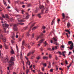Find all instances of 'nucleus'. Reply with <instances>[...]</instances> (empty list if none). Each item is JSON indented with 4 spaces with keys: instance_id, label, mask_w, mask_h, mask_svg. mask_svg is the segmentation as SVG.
Returning a JSON list of instances; mask_svg holds the SVG:
<instances>
[{
    "instance_id": "nucleus-1",
    "label": "nucleus",
    "mask_w": 74,
    "mask_h": 74,
    "mask_svg": "<svg viewBox=\"0 0 74 74\" xmlns=\"http://www.w3.org/2000/svg\"><path fill=\"white\" fill-rule=\"evenodd\" d=\"M1 23H3L2 26H3V27L4 30V31H3V32H4V33H6V28H7V27H8V28H8V26H9V25L5 23H3V22L2 21H1Z\"/></svg>"
},
{
    "instance_id": "nucleus-2",
    "label": "nucleus",
    "mask_w": 74,
    "mask_h": 74,
    "mask_svg": "<svg viewBox=\"0 0 74 74\" xmlns=\"http://www.w3.org/2000/svg\"><path fill=\"white\" fill-rule=\"evenodd\" d=\"M14 60H15L14 58V57H12L10 60V61H9V63H13L12 64H9L10 67H11L12 65H13V66H14V63L13 62L14 61Z\"/></svg>"
},
{
    "instance_id": "nucleus-3",
    "label": "nucleus",
    "mask_w": 74,
    "mask_h": 74,
    "mask_svg": "<svg viewBox=\"0 0 74 74\" xmlns=\"http://www.w3.org/2000/svg\"><path fill=\"white\" fill-rule=\"evenodd\" d=\"M68 44L69 45L71 44V45H70L71 47L70 49L71 50L73 49V48L74 47V44H73V43L72 42V41H69L68 42Z\"/></svg>"
},
{
    "instance_id": "nucleus-4",
    "label": "nucleus",
    "mask_w": 74,
    "mask_h": 74,
    "mask_svg": "<svg viewBox=\"0 0 74 74\" xmlns=\"http://www.w3.org/2000/svg\"><path fill=\"white\" fill-rule=\"evenodd\" d=\"M26 17H24V18L25 19H28L29 18V17H30V15L29 14L27 13H26Z\"/></svg>"
},
{
    "instance_id": "nucleus-5",
    "label": "nucleus",
    "mask_w": 74,
    "mask_h": 74,
    "mask_svg": "<svg viewBox=\"0 0 74 74\" xmlns=\"http://www.w3.org/2000/svg\"><path fill=\"white\" fill-rule=\"evenodd\" d=\"M39 8H40V9H42L41 11V14H43V11H44V6L43 5L42 6L41 5H40L39 6Z\"/></svg>"
},
{
    "instance_id": "nucleus-6",
    "label": "nucleus",
    "mask_w": 74,
    "mask_h": 74,
    "mask_svg": "<svg viewBox=\"0 0 74 74\" xmlns=\"http://www.w3.org/2000/svg\"><path fill=\"white\" fill-rule=\"evenodd\" d=\"M14 27H13V29L14 31H17L18 30V28L16 27V24H14Z\"/></svg>"
},
{
    "instance_id": "nucleus-7",
    "label": "nucleus",
    "mask_w": 74,
    "mask_h": 74,
    "mask_svg": "<svg viewBox=\"0 0 74 74\" xmlns=\"http://www.w3.org/2000/svg\"><path fill=\"white\" fill-rule=\"evenodd\" d=\"M18 21L19 22H25V20H22L21 18H18Z\"/></svg>"
},
{
    "instance_id": "nucleus-8",
    "label": "nucleus",
    "mask_w": 74,
    "mask_h": 74,
    "mask_svg": "<svg viewBox=\"0 0 74 74\" xmlns=\"http://www.w3.org/2000/svg\"><path fill=\"white\" fill-rule=\"evenodd\" d=\"M33 53H34V51H30L29 52V53L28 54L27 56H30V54H33Z\"/></svg>"
},
{
    "instance_id": "nucleus-9",
    "label": "nucleus",
    "mask_w": 74,
    "mask_h": 74,
    "mask_svg": "<svg viewBox=\"0 0 74 74\" xmlns=\"http://www.w3.org/2000/svg\"><path fill=\"white\" fill-rule=\"evenodd\" d=\"M3 33V32H2V31L1 30V29H0V38L1 39L3 37V35L1 34V33Z\"/></svg>"
},
{
    "instance_id": "nucleus-10",
    "label": "nucleus",
    "mask_w": 74,
    "mask_h": 74,
    "mask_svg": "<svg viewBox=\"0 0 74 74\" xmlns=\"http://www.w3.org/2000/svg\"><path fill=\"white\" fill-rule=\"evenodd\" d=\"M34 26V24H32L31 25V27H30V29L29 30V32H28V33H29V32H30V31H31V29H32V27H33V26Z\"/></svg>"
},
{
    "instance_id": "nucleus-11",
    "label": "nucleus",
    "mask_w": 74,
    "mask_h": 74,
    "mask_svg": "<svg viewBox=\"0 0 74 74\" xmlns=\"http://www.w3.org/2000/svg\"><path fill=\"white\" fill-rule=\"evenodd\" d=\"M55 49L56 50V49H58V47H57V46H55V47L54 48V47H53V48H52V49L53 50H55Z\"/></svg>"
},
{
    "instance_id": "nucleus-12",
    "label": "nucleus",
    "mask_w": 74,
    "mask_h": 74,
    "mask_svg": "<svg viewBox=\"0 0 74 74\" xmlns=\"http://www.w3.org/2000/svg\"><path fill=\"white\" fill-rule=\"evenodd\" d=\"M46 10L45 11V13H47L48 12V8H45Z\"/></svg>"
},
{
    "instance_id": "nucleus-13",
    "label": "nucleus",
    "mask_w": 74,
    "mask_h": 74,
    "mask_svg": "<svg viewBox=\"0 0 74 74\" xmlns=\"http://www.w3.org/2000/svg\"><path fill=\"white\" fill-rule=\"evenodd\" d=\"M43 59H46V60H48V57L44 56L43 57Z\"/></svg>"
},
{
    "instance_id": "nucleus-14",
    "label": "nucleus",
    "mask_w": 74,
    "mask_h": 74,
    "mask_svg": "<svg viewBox=\"0 0 74 74\" xmlns=\"http://www.w3.org/2000/svg\"><path fill=\"white\" fill-rule=\"evenodd\" d=\"M4 46L5 48V49H8V46H6V45H5V43H4Z\"/></svg>"
},
{
    "instance_id": "nucleus-15",
    "label": "nucleus",
    "mask_w": 74,
    "mask_h": 74,
    "mask_svg": "<svg viewBox=\"0 0 74 74\" xmlns=\"http://www.w3.org/2000/svg\"><path fill=\"white\" fill-rule=\"evenodd\" d=\"M12 34H13V36H12V38L13 40H14L15 39H14V36H15V33L13 32Z\"/></svg>"
},
{
    "instance_id": "nucleus-16",
    "label": "nucleus",
    "mask_w": 74,
    "mask_h": 74,
    "mask_svg": "<svg viewBox=\"0 0 74 74\" xmlns=\"http://www.w3.org/2000/svg\"><path fill=\"white\" fill-rule=\"evenodd\" d=\"M27 64H29V66L30 65V62L29 60L27 61V62L26 63Z\"/></svg>"
},
{
    "instance_id": "nucleus-17",
    "label": "nucleus",
    "mask_w": 74,
    "mask_h": 74,
    "mask_svg": "<svg viewBox=\"0 0 74 74\" xmlns=\"http://www.w3.org/2000/svg\"><path fill=\"white\" fill-rule=\"evenodd\" d=\"M8 58H5V63H6V62H8Z\"/></svg>"
},
{
    "instance_id": "nucleus-18",
    "label": "nucleus",
    "mask_w": 74,
    "mask_h": 74,
    "mask_svg": "<svg viewBox=\"0 0 74 74\" xmlns=\"http://www.w3.org/2000/svg\"><path fill=\"white\" fill-rule=\"evenodd\" d=\"M40 38H41V36H39L37 37V38H36V40H38Z\"/></svg>"
},
{
    "instance_id": "nucleus-19",
    "label": "nucleus",
    "mask_w": 74,
    "mask_h": 74,
    "mask_svg": "<svg viewBox=\"0 0 74 74\" xmlns=\"http://www.w3.org/2000/svg\"><path fill=\"white\" fill-rule=\"evenodd\" d=\"M35 42H30V44L31 45H33L35 44Z\"/></svg>"
},
{
    "instance_id": "nucleus-20",
    "label": "nucleus",
    "mask_w": 74,
    "mask_h": 74,
    "mask_svg": "<svg viewBox=\"0 0 74 74\" xmlns=\"http://www.w3.org/2000/svg\"><path fill=\"white\" fill-rule=\"evenodd\" d=\"M11 48L12 50L11 51V53L12 54H13V53H14V50H13V49H12V47Z\"/></svg>"
},
{
    "instance_id": "nucleus-21",
    "label": "nucleus",
    "mask_w": 74,
    "mask_h": 74,
    "mask_svg": "<svg viewBox=\"0 0 74 74\" xmlns=\"http://www.w3.org/2000/svg\"><path fill=\"white\" fill-rule=\"evenodd\" d=\"M70 23H68L67 24V26L68 28L70 27Z\"/></svg>"
},
{
    "instance_id": "nucleus-22",
    "label": "nucleus",
    "mask_w": 74,
    "mask_h": 74,
    "mask_svg": "<svg viewBox=\"0 0 74 74\" xmlns=\"http://www.w3.org/2000/svg\"><path fill=\"white\" fill-rule=\"evenodd\" d=\"M55 20V18H54L53 19V21H52L51 23V25H53V22H54V20Z\"/></svg>"
},
{
    "instance_id": "nucleus-23",
    "label": "nucleus",
    "mask_w": 74,
    "mask_h": 74,
    "mask_svg": "<svg viewBox=\"0 0 74 74\" xmlns=\"http://www.w3.org/2000/svg\"><path fill=\"white\" fill-rule=\"evenodd\" d=\"M44 41V39H42L40 40L39 42V43H40V44H41L42 42H43V41Z\"/></svg>"
},
{
    "instance_id": "nucleus-24",
    "label": "nucleus",
    "mask_w": 74,
    "mask_h": 74,
    "mask_svg": "<svg viewBox=\"0 0 74 74\" xmlns=\"http://www.w3.org/2000/svg\"><path fill=\"white\" fill-rule=\"evenodd\" d=\"M2 40H3V42H6V38H3Z\"/></svg>"
},
{
    "instance_id": "nucleus-25",
    "label": "nucleus",
    "mask_w": 74,
    "mask_h": 74,
    "mask_svg": "<svg viewBox=\"0 0 74 74\" xmlns=\"http://www.w3.org/2000/svg\"><path fill=\"white\" fill-rule=\"evenodd\" d=\"M27 26L25 27H24L23 28V29L24 30H27Z\"/></svg>"
},
{
    "instance_id": "nucleus-26",
    "label": "nucleus",
    "mask_w": 74,
    "mask_h": 74,
    "mask_svg": "<svg viewBox=\"0 0 74 74\" xmlns=\"http://www.w3.org/2000/svg\"><path fill=\"white\" fill-rule=\"evenodd\" d=\"M49 66H48V68H50L51 67V62H49Z\"/></svg>"
},
{
    "instance_id": "nucleus-27",
    "label": "nucleus",
    "mask_w": 74,
    "mask_h": 74,
    "mask_svg": "<svg viewBox=\"0 0 74 74\" xmlns=\"http://www.w3.org/2000/svg\"><path fill=\"white\" fill-rule=\"evenodd\" d=\"M65 32H68L69 33V34H70V31H69V30H65Z\"/></svg>"
},
{
    "instance_id": "nucleus-28",
    "label": "nucleus",
    "mask_w": 74,
    "mask_h": 74,
    "mask_svg": "<svg viewBox=\"0 0 74 74\" xmlns=\"http://www.w3.org/2000/svg\"><path fill=\"white\" fill-rule=\"evenodd\" d=\"M49 57L50 59H51V58H52V55H51V54H49Z\"/></svg>"
},
{
    "instance_id": "nucleus-29",
    "label": "nucleus",
    "mask_w": 74,
    "mask_h": 74,
    "mask_svg": "<svg viewBox=\"0 0 74 74\" xmlns=\"http://www.w3.org/2000/svg\"><path fill=\"white\" fill-rule=\"evenodd\" d=\"M37 16L39 18H41V16L40 14H38Z\"/></svg>"
},
{
    "instance_id": "nucleus-30",
    "label": "nucleus",
    "mask_w": 74,
    "mask_h": 74,
    "mask_svg": "<svg viewBox=\"0 0 74 74\" xmlns=\"http://www.w3.org/2000/svg\"><path fill=\"white\" fill-rule=\"evenodd\" d=\"M25 42L24 40H23L22 42V45H25Z\"/></svg>"
},
{
    "instance_id": "nucleus-31",
    "label": "nucleus",
    "mask_w": 74,
    "mask_h": 74,
    "mask_svg": "<svg viewBox=\"0 0 74 74\" xmlns=\"http://www.w3.org/2000/svg\"><path fill=\"white\" fill-rule=\"evenodd\" d=\"M53 41H54V42L55 41H57V40L56 39V38H53Z\"/></svg>"
},
{
    "instance_id": "nucleus-32",
    "label": "nucleus",
    "mask_w": 74,
    "mask_h": 74,
    "mask_svg": "<svg viewBox=\"0 0 74 74\" xmlns=\"http://www.w3.org/2000/svg\"><path fill=\"white\" fill-rule=\"evenodd\" d=\"M37 59L38 60H39L40 59H41V57H40V56H38L37 58Z\"/></svg>"
},
{
    "instance_id": "nucleus-33",
    "label": "nucleus",
    "mask_w": 74,
    "mask_h": 74,
    "mask_svg": "<svg viewBox=\"0 0 74 74\" xmlns=\"http://www.w3.org/2000/svg\"><path fill=\"white\" fill-rule=\"evenodd\" d=\"M71 64L67 66V68L68 69V70H69V69L70 67V66H71Z\"/></svg>"
},
{
    "instance_id": "nucleus-34",
    "label": "nucleus",
    "mask_w": 74,
    "mask_h": 74,
    "mask_svg": "<svg viewBox=\"0 0 74 74\" xmlns=\"http://www.w3.org/2000/svg\"><path fill=\"white\" fill-rule=\"evenodd\" d=\"M20 57L21 59H22V53L21 54Z\"/></svg>"
},
{
    "instance_id": "nucleus-35",
    "label": "nucleus",
    "mask_w": 74,
    "mask_h": 74,
    "mask_svg": "<svg viewBox=\"0 0 74 74\" xmlns=\"http://www.w3.org/2000/svg\"><path fill=\"white\" fill-rule=\"evenodd\" d=\"M56 69L57 71H58V66H57L56 65Z\"/></svg>"
},
{
    "instance_id": "nucleus-36",
    "label": "nucleus",
    "mask_w": 74,
    "mask_h": 74,
    "mask_svg": "<svg viewBox=\"0 0 74 74\" xmlns=\"http://www.w3.org/2000/svg\"><path fill=\"white\" fill-rule=\"evenodd\" d=\"M29 72V71L28 70H27L26 71V74H28V73Z\"/></svg>"
},
{
    "instance_id": "nucleus-37",
    "label": "nucleus",
    "mask_w": 74,
    "mask_h": 74,
    "mask_svg": "<svg viewBox=\"0 0 74 74\" xmlns=\"http://www.w3.org/2000/svg\"><path fill=\"white\" fill-rule=\"evenodd\" d=\"M62 16L63 17V18H65V15H64V13H62Z\"/></svg>"
},
{
    "instance_id": "nucleus-38",
    "label": "nucleus",
    "mask_w": 74,
    "mask_h": 74,
    "mask_svg": "<svg viewBox=\"0 0 74 74\" xmlns=\"http://www.w3.org/2000/svg\"><path fill=\"white\" fill-rule=\"evenodd\" d=\"M54 44H56V45H57L58 46H59V43L57 42L54 43Z\"/></svg>"
},
{
    "instance_id": "nucleus-39",
    "label": "nucleus",
    "mask_w": 74,
    "mask_h": 74,
    "mask_svg": "<svg viewBox=\"0 0 74 74\" xmlns=\"http://www.w3.org/2000/svg\"><path fill=\"white\" fill-rule=\"evenodd\" d=\"M27 34L28 37H29V36H30V34H29V32H27Z\"/></svg>"
},
{
    "instance_id": "nucleus-40",
    "label": "nucleus",
    "mask_w": 74,
    "mask_h": 74,
    "mask_svg": "<svg viewBox=\"0 0 74 74\" xmlns=\"http://www.w3.org/2000/svg\"><path fill=\"white\" fill-rule=\"evenodd\" d=\"M44 44H45V45H47L48 44L47 43V41H45V42H44Z\"/></svg>"
},
{
    "instance_id": "nucleus-41",
    "label": "nucleus",
    "mask_w": 74,
    "mask_h": 74,
    "mask_svg": "<svg viewBox=\"0 0 74 74\" xmlns=\"http://www.w3.org/2000/svg\"><path fill=\"white\" fill-rule=\"evenodd\" d=\"M58 53H59V54H60V55H62V53H61L60 52V51H58L57 52Z\"/></svg>"
},
{
    "instance_id": "nucleus-42",
    "label": "nucleus",
    "mask_w": 74,
    "mask_h": 74,
    "mask_svg": "<svg viewBox=\"0 0 74 74\" xmlns=\"http://www.w3.org/2000/svg\"><path fill=\"white\" fill-rule=\"evenodd\" d=\"M3 1L5 5H7V3H6L5 2V1Z\"/></svg>"
},
{
    "instance_id": "nucleus-43",
    "label": "nucleus",
    "mask_w": 74,
    "mask_h": 74,
    "mask_svg": "<svg viewBox=\"0 0 74 74\" xmlns=\"http://www.w3.org/2000/svg\"><path fill=\"white\" fill-rule=\"evenodd\" d=\"M72 53V52L71 51H69V54H68V55H70Z\"/></svg>"
},
{
    "instance_id": "nucleus-44",
    "label": "nucleus",
    "mask_w": 74,
    "mask_h": 74,
    "mask_svg": "<svg viewBox=\"0 0 74 74\" xmlns=\"http://www.w3.org/2000/svg\"><path fill=\"white\" fill-rule=\"evenodd\" d=\"M16 49H17V52H18V46H17V45H16Z\"/></svg>"
},
{
    "instance_id": "nucleus-45",
    "label": "nucleus",
    "mask_w": 74,
    "mask_h": 74,
    "mask_svg": "<svg viewBox=\"0 0 74 74\" xmlns=\"http://www.w3.org/2000/svg\"><path fill=\"white\" fill-rule=\"evenodd\" d=\"M18 33H16V38H18V35H17V34H18Z\"/></svg>"
},
{
    "instance_id": "nucleus-46",
    "label": "nucleus",
    "mask_w": 74,
    "mask_h": 74,
    "mask_svg": "<svg viewBox=\"0 0 74 74\" xmlns=\"http://www.w3.org/2000/svg\"><path fill=\"white\" fill-rule=\"evenodd\" d=\"M10 21L12 22H14V19H13V18H10Z\"/></svg>"
},
{
    "instance_id": "nucleus-47",
    "label": "nucleus",
    "mask_w": 74,
    "mask_h": 74,
    "mask_svg": "<svg viewBox=\"0 0 74 74\" xmlns=\"http://www.w3.org/2000/svg\"><path fill=\"white\" fill-rule=\"evenodd\" d=\"M36 29V27H34L32 29V30H35Z\"/></svg>"
},
{
    "instance_id": "nucleus-48",
    "label": "nucleus",
    "mask_w": 74,
    "mask_h": 74,
    "mask_svg": "<svg viewBox=\"0 0 74 74\" xmlns=\"http://www.w3.org/2000/svg\"><path fill=\"white\" fill-rule=\"evenodd\" d=\"M66 53V52L65 51L62 52V54H64L65 53Z\"/></svg>"
},
{
    "instance_id": "nucleus-49",
    "label": "nucleus",
    "mask_w": 74,
    "mask_h": 74,
    "mask_svg": "<svg viewBox=\"0 0 74 74\" xmlns=\"http://www.w3.org/2000/svg\"><path fill=\"white\" fill-rule=\"evenodd\" d=\"M42 70L43 71H44V67H42Z\"/></svg>"
},
{
    "instance_id": "nucleus-50",
    "label": "nucleus",
    "mask_w": 74,
    "mask_h": 74,
    "mask_svg": "<svg viewBox=\"0 0 74 74\" xmlns=\"http://www.w3.org/2000/svg\"><path fill=\"white\" fill-rule=\"evenodd\" d=\"M30 6H31V4H29L28 5V7H30Z\"/></svg>"
},
{
    "instance_id": "nucleus-51",
    "label": "nucleus",
    "mask_w": 74,
    "mask_h": 74,
    "mask_svg": "<svg viewBox=\"0 0 74 74\" xmlns=\"http://www.w3.org/2000/svg\"><path fill=\"white\" fill-rule=\"evenodd\" d=\"M65 64H68L67 61H66L65 62Z\"/></svg>"
},
{
    "instance_id": "nucleus-52",
    "label": "nucleus",
    "mask_w": 74,
    "mask_h": 74,
    "mask_svg": "<svg viewBox=\"0 0 74 74\" xmlns=\"http://www.w3.org/2000/svg\"><path fill=\"white\" fill-rule=\"evenodd\" d=\"M15 10H16V11H17V12H19V10H17V9H15Z\"/></svg>"
},
{
    "instance_id": "nucleus-53",
    "label": "nucleus",
    "mask_w": 74,
    "mask_h": 74,
    "mask_svg": "<svg viewBox=\"0 0 74 74\" xmlns=\"http://www.w3.org/2000/svg\"><path fill=\"white\" fill-rule=\"evenodd\" d=\"M43 65L44 66H45V67H46V66H47V64H46V63L43 64Z\"/></svg>"
},
{
    "instance_id": "nucleus-54",
    "label": "nucleus",
    "mask_w": 74,
    "mask_h": 74,
    "mask_svg": "<svg viewBox=\"0 0 74 74\" xmlns=\"http://www.w3.org/2000/svg\"><path fill=\"white\" fill-rule=\"evenodd\" d=\"M2 16L3 17V18H5V16H4V14H2Z\"/></svg>"
},
{
    "instance_id": "nucleus-55",
    "label": "nucleus",
    "mask_w": 74,
    "mask_h": 74,
    "mask_svg": "<svg viewBox=\"0 0 74 74\" xmlns=\"http://www.w3.org/2000/svg\"><path fill=\"white\" fill-rule=\"evenodd\" d=\"M11 43H12V44H13V43H14V41L12 40L11 41Z\"/></svg>"
},
{
    "instance_id": "nucleus-56",
    "label": "nucleus",
    "mask_w": 74,
    "mask_h": 74,
    "mask_svg": "<svg viewBox=\"0 0 74 74\" xmlns=\"http://www.w3.org/2000/svg\"><path fill=\"white\" fill-rule=\"evenodd\" d=\"M5 16L6 18H8V15L7 14H5Z\"/></svg>"
},
{
    "instance_id": "nucleus-57",
    "label": "nucleus",
    "mask_w": 74,
    "mask_h": 74,
    "mask_svg": "<svg viewBox=\"0 0 74 74\" xmlns=\"http://www.w3.org/2000/svg\"><path fill=\"white\" fill-rule=\"evenodd\" d=\"M3 47V46L1 45H0V48H2Z\"/></svg>"
},
{
    "instance_id": "nucleus-58",
    "label": "nucleus",
    "mask_w": 74,
    "mask_h": 74,
    "mask_svg": "<svg viewBox=\"0 0 74 74\" xmlns=\"http://www.w3.org/2000/svg\"><path fill=\"white\" fill-rule=\"evenodd\" d=\"M50 71L51 72H52L53 71V69H51L50 70Z\"/></svg>"
},
{
    "instance_id": "nucleus-59",
    "label": "nucleus",
    "mask_w": 74,
    "mask_h": 74,
    "mask_svg": "<svg viewBox=\"0 0 74 74\" xmlns=\"http://www.w3.org/2000/svg\"><path fill=\"white\" fill-rule=\"evenodd\" d=\"M22 11V13L23 14V12H24V10H21Z\"/></svg>"
},
{
    "instance_id": "nucleus-60",
    "label": "nucleus",
    "mask_w": 74,
    "mask_h": 74,
    "mask_svg": "<svg viewBox=\"0 0 74 74\" xmlns=\"http://www.w3.org/2000/svg\"><path fill=\"white\" fill-rule=\"evenodd\" d=\"M28 47V48L29 49H30V45L28 46H27Z\"/></svg>"
},
{
    "instance_id": "nucleus-61",
    "label": "nucleus",
    "mask_w": 74,
    "mask_h": 74,
    "mask_svg": "<svg viewBox=\"0 0 74 74\" xmlns=\"http://www.w3.org/2000/svg\"><path fill=\"white\" fill-rule=\"evenodd\" d=\"M34 56H32L31 57V59H34Z\"/></svg>"
},
{
    "instance_id": "nucleus-62",
    "label": "nucleus",
    "mask_w": 74,
    "mask_h": 74,
    "mask_svg": "<svg viewBox=\"0 0 74 74\" xmlns=\"http://www.w3.org/2000/svg\"><path fill=\"white\" fill-rule=\"evenodd\" d=\"M46 27L45 26H43L42 27V29H45Z\"/></svg>"
},
{
    "instance_id": "nucleus-63",
    "label": "nucleus",
    "mask_w": 74,
    "mask_h": 74,
    "mask_svg": "<svg viewBox=\"0 0 74 74\" xmlns=\"http://www.w3.org/2000/svg\"><path fill=\"white\" fill-rule=\"evenodd\" d=\"M34 34H32V37H34Z\"/></svg>"
},
{
    "instance_id": "nucleus-64",
    "label": "nucleus",
    "mask_w": 74,
    "mask_h": 74,
    "mask_svg": "<svg viewBox=\"0 0 74 74\" xmlns=\"http://www.w3.org/2000/svg\"><path fill=\"white\" fill-rule=\"evenodd\" d=\"M0 19L1 20H3V17H0Z\"/></svg>"
}]
</instances>
